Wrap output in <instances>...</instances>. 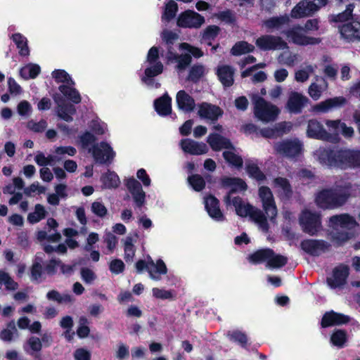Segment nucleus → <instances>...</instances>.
<instances>
[{
    "label": "nucleus",
    "mask_w": 360,
    "mask_h": 360,
    "mask_svg": "<svg viewBox=\"0 0 360 360\" xmlns=\"http://www.w3.org/2000/svg\"><path fill=\"white\" fill-rule=\"evenodd\" d=\"M224 200L227 205H232L235 207L236 212L238 216L242 217H250L262 231H266L268 230L266 217L261 210L243 202L240 198H231L230 194L226 196Z\"/></svg>",
    "instance_id": "f257e3e1"
},
{
    "label": "nucleus",
    "mask_w": 360,
    "mask_h": 360,
    "mask_svg": "<svg viewBox=\"0 0 360 360\" xmlns=\"http://www.w3.org/2000/svg\"><path fill=\"white\" fill-rule=\"evenodd\" d=\"M158 58V49L153 46L148 53L146 62L148 66L145 70V76L142 78L146 84L156 89L160 86V84L155 82L153 77L161 74L163 70V65Z\"/></svg>",
    "instance_id": "f03ea898"
},
{
    "label": "nucleus",
    "mask_w": 360,
    "mask_h": 360,
    "mask_svg": "<svg viewBox=\"0 0 360 360\" xmlns=\"http://www.w3.org/2000/svg\"><path fill=\"white\" fill-rule=\"evenodd\" d=\"M252 102L255 116L259 120L267 123L276 120L280 113V110L276 105L258 96H253Z\"/></svg>",
    "instance_id": "7ed1b4c3"
},
{
    "label": "nucleus",
    "mask_w": 360,
    "mask_h": 360,
    "mask_svg": "<svg viewBox=\"0 0 360 360\" xmlns=\"http://www.w3.org/2000/svg\"><path fill=\"white\" fill-rule=\"evenodd\" d=\"M274 148L276 154L295 160L302 155L304 144L302 141L297 138L288 139L276 143Z\"/></svg>",
    "instance_id": "20e7f679"
},
{
    "label": "nucleus",
    "mask_w": 360,
    "mask_h": 360,
    "mask_svg": "<svg viewBox=\"0 0 360 360\" xmlns=\"http://www.w3.org/2000/svg\"><path fill=\"white\" fill-rule=\"evenodd\" d=\"M249 260L254 264L266 262V266L271 269L281 268L288 262L285 257L276 255L271 249L257 251L249 257Z\"/></svg>",
    "instance_id": "39448f33"
},
{
    "label": "nucleus",
    "mask_w": 360,
    "mask_h": 360,
    "mask_svg": "<svg viewBox=\"0 0 360 360\" xmlns=\"http://www.w3.org/2000/svg\"><path fill=\"white\" fill-rule=\"evenodd\" d=\"M136 269L139 273L146 269L150 278L155 281L160 280L161 275L166 274L167 271V266L162 259L155 262L150 256H148L146 260H139L136 263Z\"/></svg>",
    "instance_id": "423d86ee"
},
{
    "label": "nucleus",
    "mask_w": 360,
    "mask_h": 360,
    "mask_svg": "<svg viewBox=\"0 0 360 360\" xmlns=\"http://www.w3.org/2000/svg\"><path fill=\"white\" fill-rule=\"evenodd\" d=\"M179 47L180 49L186 51L188 53L177 56L174 53H172L171 51H169L167 56L169 60H174L177 62V68L179 70H184L187 65L190 64L191 61V56L190 54L193 55L195 58H200L203 55L200 49L191 46L187 43L181 44Z\"/></svg>",
    "instance_id": "0eeeda50"
},
{
    "label": "nucleus",
    "mask_w": 360,
    "mask_h": 360,
    "mask_svg": "<svg viewBox=\"0 0 360 360\" xmlns=\"http://www.w3.org/2000/svg\"><path fill=\"white\" fill-rule=\"evenodd\" d=\"M327 4V0H303L291 11V17L301 18L313 14Z\"/></svg>",
    "instance_id": "6e6552de"
},
{
    "label": "nucleus",
    "mask_w": 360,
    "mask_h": 360,
    "mask_svg": "<svg viewBox=\"0 0 360 360\" xmlns=\"http://www.w3.org/2000/svg\"><path fill=\"white\" fill-rule=\"evenodd\" d=\"M258 194L266 216L274 221L277 216V209L271 189L267 186H261Z\"/></svg>",
    "instance_id": "1a4fd4ad"
},
{
    "label": "nucleus",
    "mask_w": 360,
    "mask_h": 360,
    "mask_svg": "<svg viewBox=\"0 0 360 360\" xmlns=\"http://www.w3.org/2000/svg\"><path fill=\"white\" fill-rule=\"evenodd\" d=\"M285 34L289 41L300 46L318 44L321 41L319 38L305 35L304 28L300 26L292 27Z\"/></svg>",
    "instance_id": "9d476101"
},
{
    "label": "nucleus",
    "mask_w": 360,
    "mask_h": 360,
    "mask_svg": "<svg viewBox=\"0 0 360 360\" xmlns=\"http://www.w3.org/2000/svg\"><path fill=\"white\" fill-rule=\"evenodd\" d=\"M89 152L91 153L94 160L100 164L110 163L115 155L110 146L105 142L94 145L89 148Z\"/></svg>",
    "instance_id": "9b49d317"
},
{
    "label": "nucleus",
    "mask_w": 360,
    "mask_h": 360,
    "mask_svg": "<svg viewBox=\"0 0 360 360\" xmlns=\"http://www.w3.org/2000/svg\"><path fill=\"white\" fill-rule=\"evenodd\" d=\"M300 223L303 231L310 235L317 233L321 226L319 215L307 210L302 212Z\"/></svg>",
    "instance_id": "f8f14e48"
},
{
    "label": "nucleus",
    "mask_w": 360,
    "mask_h": 360,
    "mask_svg": "<svg viewBox=\"0 0 360 360\" xmlns=\"http://www.w3.org/2000/svg\"><path fill=\"white\" fill-rule=\"evenodd\" d=\"M205 22V18L193 11H186L179 15L177 25L182 27L198 28Z\"/></svg>",
    "instance_id": "ddd939ff"
},
{
    "label": "nucleus",
    "mask_w": 360,
    "mask_h": 360,
    "mask_svg": "<svg viewBox=\"0 0 360 360\" xmlns=\"http://www.w3.org/2000/svg\"><path fill=\"white\" fill-rule=\"evenodd\" d=\"M256 45L262 50H283L288 44L281 37L272 35H263L256 40Z\"/></svg>",
    "instance_id": "4468645a"
},
{
    "label": "nucleus",
    "mask_w": 360,
    "mask_h": 360,
    "mask_svg": "<svg viewBox=\"0 0 360 360\" xmlns=\"http://www.w3.org/2000/svg\"><path fill=\"white\" fill-rule=\"evenodd\" d=\"M317 205L323 209L335 208L338 204V194L335 189H326L320 192L316 198Z\"/></svg>",
    "instance_id": "2eb2a0df"
},
{
    "label": "nucleus",
    "mask_w": 360,
    "mask_h": 360,
    "mask_svg": "<svg viewBox=\"0 0 360 360\" xmlns=\"http://www.w3.org/2000/svg\"><path fill=\"white\" fill-rule=\"evenodd\" d=\"M126 186L136 205L139 207L143 206L145 203L146 193L143 191L141 184L134 177H130L126 180Z\"/></svg>",
    "instance_id": "dca6fc26"
},
{
    "label": "nucleus",
    "mask_w": 360,
    "mask_h": 360,
    "mask_svg": "<svg viewBox=\"0 0 360 360\" xmlns=\"http://www.w3.org/2000/svg\"><path fill=\"white\" fill-rule=\"evenodd\" d=\"M339 33L348 41L360 40V22L352 20L342 25L339 27Z\"/></svg>",
    "instance_id": "f3484780"
},
{
    "label": "nucleus",
    "mask_w": 360,
    "mask_h": 360,
    "mask_svg": "<svg viewBox=\"0 0 360 360\" xmlns=\"http://www.w3.org/2000/svg\"><path fill=\"white\" fill-rule=\"evenodd\" d=\"M198 115L204 120L214 121L222 115V110L217 105L202 103L198 106Z\"/></svg>",
    "instance_id": "a211bd4d"
},
{
    "label": "nucleus",
    "mask_w": 360,
    "mask_h": 360,
    "mask_svg": "<svg viewBox=\"0 0 360 360\" xmlns=\"http://www.w3.org/2000/svg\"><path fill=\"white\" fill-rule=\"evenodd\" d=\"M301 247L307 253L317 256L328 250L329 245L323 240H305L302 242Z\"/></svg>",
    "instance_id": "6ab92c4d"
},
{
    "label": "nucleus",
    "mask_w": 360,
    "mask_h": 360,
    "mask_svg": "<svg viewBox=\"0 0 360 360\" xmlns=\"http://www.w3.org/2000/svg\"><path fill=\"white\" fill-rule=\"evenodd\" d=\"M53 100L57 104L58 115L65 121H71L72 115L76 112V109L72 104L65 103L63 97L59 94L53 96Z\"/></svg>",
    "instance_id": "aec40b11"
},
{
    "label": "nucleus",
    "mask_w": 360,
    "mask_h": 360,
    "mask_svg": "<svg viewBox=\"0 0 360 360\" xmlns=\"http://www.w3.org/2000/svg\"><path fill=\"white\" fill-rule=\"evenodd\" d=\"M340 163H346L351 167H360V150L339 149Z\"/></svg>",
    "instance_id": "412c9836"
},
{
    "label": "nucleus",
    "mask_w": 360,
    "mask_h": 360,
    "mask_svg": "<svg viewBox=\"0 0 360 360\" xmlns=\"http://www.w3.org/2000/svg\"><path fill=\"white\" fill-rule=\"evenodd\" d=\"M180 146L185 153L191 155H202L208 151V148L205 143L196 142L188 139L181 140Z\"/></svg>",
    "instance_id": "4be33fe9"
},
{
    "label": "nucleus",
    "mask_w": 360,
    "mask_h": 360,
    "mask_svg": "<svg viewBox=\"0 0 360 360\" xmlns=\"http://www.w3.org/2000/svg\"><path fill=\"white\" fill-rule=\"evenodd\" d=\"M308 99L297 92H292L289 96L287 108L292 113H299L305 105Z\"/></svg>",
    "instance_id": "5701e85b"
},
{
    "label": "nucleus",
    "mask_w": 360,
    "mask_h": 360,
    "mask_svg": "<svg viewBox=\"0 0 360 360\" xmlns=\"http://www.w3.org/2000/svg\"><path fill=\"white\" fill-rule=\"evenodd\" d=\"M205 206L210 217L216 221H223L224 217L219 207V201L210 195L205 199Z\"/></svg>",
    "instance_id": "b1692460"
},
{
    "label": "nucleus",
    "mask_w": 360,
    "mask_h": 360,
    "mask_svg": "<svg viewBox=\"0 0 360 360\" xmlns=\"http://www.w3.org/2000/svg\"><path fill=\"white\" fill-rule=\"evenodd\" d=\"M314 156L321 164L328 166L336 162V152L330 148L321 147L314 152Z\"/></svg>",
    "instance_id": "393cba45"
},
{
    "label": "nucleus",
    "mask_w": 360,
    "mask_h": 360,
    "mask_svg": "<svg viewBox=\"0 0 360 360\" xmlns=\"http://www.w3.org/2000/svg\"><path fill=\"white\" fill-rule=\"evenodd\" d=\"M233 68L229 65H219L217 69V77L225 87L231 86L233 84Z\"/></svg>",
    "instance_id": "a878e982"
},
{
    "label": "nucleus",
    "mask_w": 360,
    "mask_h": 360,
    "mask_svg": "<svg viewBox=\"0 0 360 360\" xmlns=\"http://www.w3.org/2000/svg\"><path fill=\"white\" fill-rule=\"evenodd\" d=\"M176 100L179 108L184 112H191L195 108L194 99L184 90L177 93Z\"/></svg>",
    "instance_id": "bb28decb"
},
{
    "label": "nucleus",
    "mask_w": 360,
    "mask_h": 360,
    "mask_svg": "<svg viewBox=\"0 0 360 360\" xmlns=\"http://www.w3.org/2000/svg\"><path fill=\"white\" fill-rule=\"evenodd\" d=\"M273 188L282 198H289L292 194L291 186L285 178H276L273 181Z\"/></svg>",
    "instance_id": "cd10ccee"
},
{
    "label": "nucleus",
    "mask_w": 360,
    "mask_h": 360,
    "mask_svg": "<svg viewBox=\"0 0 360 360\" xmlns=\"http://www.w3.org/2000/svg\"><path fill=\"white\" fill-rule=\"evenodd\" d=\"M307 134L310 138L320 140L327 137L323 132V126L316 120H310L308 122Z\"/></svg>",
    "instance_id": "c85d7f7f"
},
{
    "label": "nucleus",
    "mask_w": 360,
    "mask_h": 360,
    "mask_svg": "<svg viewBox=\"0 0 360 360\" xmlns=\"http://www.w3.org/2000/svg\"><path fill=\"white\" fill-rule=\"evenodd\" d=\"M155 108L160 115H167L172 111V98L165 94L154 103Z\"/></svg>",
    "instance_id": "c756f323"
},
{
    "label": "nucleus",
    "mask_w": 360,
    "mask_h": 360,
    "mask_svg": "<svg viewBox=\"0 0 360 360\" xmlns=\"http://www.w3.org/2000/svg\"><path fill=\"white\" fill-rule=\"evenodd\" d=\"M207 141L214 150H220L223 148H229L231 146L228 139L217 134H210Z\"/></svg>",
    "instance_id": "7c9ffc66"
},
{
    "label": "nucleus",
    "mask_w": 360,
    "mask_h": 360,
    "mask_svg": "<svg viewBox=\"0 0 360 360\" xmlns=\"http://www.w3.org/2000/svg\"><path fill=\"white\" fill-rule=\"evenodd\" d=\"M222 184L224 186L230 188L231 191L229 193L230 195L232 193L243 191L247 188V185L245 181L238 178H224L222 179Z\"/></svg>",
    "instance_id": "2f4dec72"
},
{
    "label": "nucleus",
    "mask_w": 360,
    "mask_h": 360,
    "mask_svg": "<svg viewBox=\"0 0 360 360\" xmlns=\"http://www.w3.org/2000/svg\"><path fill=\"white\" fill-rule=\"evenodd\" d=\"M74 85L62 84L59 86V91L66 97L68 100L74 103H79L81 102V96L79 91L73 87Z\"/></svg>",
    "instance_id": "473e14b6"
},
{
    "label": "nucleus",
    "mask_w": 360,
    "mask_h": 360,
    "mask_svg": "<svg viewBox=\"0 0 360 360\" xmlns=\"http://www.w3.org/2000/svg\"><path fill=\"white\" fill-rule=\"evenodd\" d=\"M323 127V132L326 136L323 141L334 142L338 139V121L327 120Z\"/></svg>",
    "instance_id": "72a5a7b5"
},
{
    "label": "nucleus",
    "mask_w": 360,
    "mask_h": 360,
    "mask_svg": "<svg viewBox=\"0 0 360 360\" xmlns=\"http://www.w3.org/2000/svg\"><path fill=\"white\" fill-rule=\"evenodd\" d=\"M40 71L39 65L30 63L20 69V75L25 79H34L39 74Z\"/></svg>",
    "instance_id": "f704fd0d"
},
{
    "label": "nucleus",
    "mask_w": 360,
    "mask_h": 360,
    "mask_svg": "<svg viewBox=\"0 0 360 360\" xmlns=\"http://www.w3.org/2000/svg\"><path fill=\"white\" fill-rule=\"evenodd\" d=\"M135 242L136 240H134L130 236H127L124 240V259L127 262H133L136 252Z\"/></svg>",
    "instance_id": "c9c22d12"
},
{
    "label": "nucleus",
    "mask_w": 360,
    "mask_h": 360,
    "mask_svg": "<svg viewBox=\"0 0 360 360\" xmlns=\"http://www.w3.org/2000/svg\"><path fill=\"white\" fill-rule=\"evenodd\" d=\"M338 105V98H330L321 102L311 108V111L314 112L326 113L330 111Z\"/></svg>",
    "instance_id": "e433bc0d"
},
{
    "label": "nucleus",
    "mask_w": 360,
    "mask_h": 360,
    "mask_svg": "<svg viewBox=\"0 0 360 360\" xmlns=\"http://www.w3.org/2000/svg\"><path fill=\"white\" fill-rule=\"evenodd\" d=\"M101 181L107 188H117L120 183L119 176L114 172L110 171L102 176Z\"/></svg>",
    "instance_id": "4c0bfd02"
},
{
    "label": "nucleus",
    "mask_w": 360,
    "mask_h": 360,
    "mask_svg": "<svg viewBox=\"0 0 360 360\" xmlns=\"http://www.w3.org/2000/svg\"><path fill=\"white\" fill-rule=\"evenodd\" d=\"M41 349V342L39 338L37 337H31L28 339L26 343L24 345L25 351L33 355L34 354L39 352Z\"/></svg>",
    "instance_id": "58836bf2"
},
{
    "label": "nucleus",
    "mask_w": 360,
    "mask_h": 360,
    "mask_svg": "<svg viewBox=\"0 0 360 360\" xmlns=\"http://www.w3.org/2000/svg\"><path fill=\"white\" fill-rule=\"evenodd\" d=\"M289 21L288 16L274 17L264 22V25L267 29L278 30L283 25L287 24Z\"/></svg>",
    "instance_id": "ea45409f"
},
{
    "label": "nucleus",
    "mask_w": 360,
    "mask_h": 360,
    "mask_svg": "<svg viewBox=\"0 0 360 360\" xmlns=\"http://www.w3.org/2000/svg\"><path fill=\"white\" fill-rule=\"evenodd\" d=\"M358 223L354 217L349 214H339V226L341 228H346L349 230H352L358 226Z\"/></svg>",
    "instance_id": "a19ab883"
},
{
    "label": "nucleus",
    "mask_w": 360,
    "mask_h": 360,
    "mask_svg": "<svg viewBox=\"0 0 360 360\" xmlns=\"http://www.w3.org/2000/svg\"><path fill=\"white\" fill-rule=\"evenodd\" d=\"M13 40L19 49L21 56H28L30 51L27 46V41L25 37L20 34H15L13 35Z\"/></svg>",
    "instance_id": "79ce46f5"
},
{
    "label": "nucleus",
    "mask_w": 360,
    "mask_h": 360,
    "mask_svg": "<svg viewBox=\"0 0 360 360\" xmlns=\"http://www.w3.org/2000/svg\"><path fill=\"white\" fill-rule=\"evenodd\" d=\"M253 45L246 41H239L236 43L231 49V53L234 56H239L251 52L254 50Z\"/></svg>",
    "instance_id": "37998d69"
},
{
    "label": "nucleus",
    "mask_w": 360,
    "mask_h": 360,
    "mask_svg": "<svg viewBox=\"0 0 360 360\" xmlns=\"http://www.w3.org/2000/svg\"><path fill=\"white\" fill-rule=\"evenodd\" d=\"M46 215V210L40 204L35 205L34 211L29 214L27 220L31 224H35L44 219Z\"/></svg>",
    "instance_id": "c03bdc74"
},
{
    "label": "nucleus",
    "mask_w": 360,
    "mask_h": 360,
    "mask_svg": "<svg viewBox=\"0 0 360 360\" xmlns=\"http://www.w3.org/2000/svg\"><path fill=\"white\" fill-rule=\"evenodd\" d=\"M326 88V84L323 80L320 81V84L313 83L309 87V94L315 101L318 100L321 95L322 91Z\"/></svg>",
    "instance_id": "a18cd8bd"
},
{
    "label": "nucleus",
    "mask_w": 360,
    "mask_h": 360,
    "mask_svg": "<svg viewBox=\"0 0 360 360\" xmlns=\"http://www.w3.org/2000/svg\"><path fill=\"white\" fill-rule=\"evenodd\" d=\"M177 11V4L174 1H169L165 8L164 13L162 15V20L163 21H169L176 15Z\"/></svg>",
    "instance_id": "49530a36"
},
{
    "label": "nucleus",
    "mask_w": 360,
    "mask_h": 360,
    "mask_svg": "<svg viewBox=\"0 0 360 360\" xmlns=\"http://www.w3.org/2000/svg\"><path fill=\"white\" fill-rule=\"evenodd\" d=\"M314 68L312 65H306L304 68L297 70L295 72V80L298 82H306L309 79V75L314 72Z\"/></svg>",
    "instance_id": "de8ad7c7"
},
{
    "label": "nucleus",
    "mask_w": 360,
    "mask_h": 360,
    "mask_svg": "<svg viewBox=\"0 0 360 360\" xmlns=\"http://www.w3.org/2000/svg\"><path fill=\"white\" fill-rule=\"evenodd\" d=\"M297 60V55L290 51H284L278 58L280 64L293 66Z\"/></svg>",
    "instance_id": "09e8293b"
},
{
    "label": "nucleus",
    "mask_w": 360,
    "mask_h": 360,
    "mask_svg": "<svg viewBox=\"0 0 360 360\" xmlns=\"http://www.w3.org/2000/svg\"><path fill=\"white\" fill-rule=\"evenodd\" d=\"M52 77L57 82L66 83V84L75 85V82L71 79L70 75L63 70H56L52 72Z\"/></svg>",
    "instance_id": "8fccbe9b"
},
{
    "label": "nucleus",
    "mask_w": 360,
    "mask_h": 360,
    "mask_svg": "<svg viewBox=\"0 0 360 360\" xmlns=\"http://www.w3.org/2000/svg\"><path fill=\"white\" fill-rule=\"evenodd\" d=\"M77 153L76 149L72 146H60L55 149L56 160H60L65 155L74 156Z\"/></svg>",
    "instance_id": "3c124183"
},
{
    "label": "nucleus",
    "mask_w": 360,
    "mask_h": 360,
    "mask_svg": "<svg viewBox=\"0 0 360 360\" xmlns=\"http://www.w3.org/2000/svg\"><path fill=\"white\" fill-rule=\"evenodd\" d=\"M224 159L231 165L240 167L243 165L242 158L232 150H226L223 153Z\"/></svg>",
    "instance_id": "603ef678"
},
{
    "label": "nucleus",
    "mask_w": 360,
    "mask_h": 360,
    "mask_svg": "<svg viewBox=\"0 0 360 360\" xmlns=\"http://www.w3.org/2000/svg\"><path fill=\"white\" fill-rule=\"evenodd\" d=\"M219 32V27L214 25L209 26L204 32L202 41L207 44L208 45H211V40L214 39Z\"/></svg>",
    "instance_id": "864d4df0"
},
{
    "label": "nucleus",
    "mask_w": 360,
    "mask_h": 360,
    "mask_svg": "<svg viewBox=\"0 0 360 360\" xmlns=\"http://www.w3.org/2000/svg\"><path fill=\"white\" fill-rule=\"evenodd\" d=\"M338 323V314L333 311L326 312L322 319L321 326L323 328L335 326Z\"/></svg>",
    "instance_id": "5fc2aeb1"
},
{
    "label": "nucleus",
    "mask_w": 360,
    "mask_h": 360,
    "mask_svg": "<svg viewBox=\"0 0 360 360\" xmlns=\"http://www.w3.org/2000/svg\"><path fill=\"white\" fill-rule=\"evenodd\" d=\"M246 169L250 176L258 181H262L265 178V176L259 170V167L253 162H248L246 165Z\"/></svg>",
    "instance_id": "6e6d98bb"
},
{
    "label": "nucleus",
    "mask_w": 360,
    "mask_h": 360,
    "mask_svg": "<svg viewBox=\"0 0 360 360\" xmlns=\"http://www.w3.org/2000/svg\"><path fill=\"white\" fill-rule=\"evenodd\" d=\"M15 333H17V329L14 322H11L8 325L7 328L1 332L0 338L4 341L10 342Z\"/></svg>",
    "instance_id": "4d7b16f0"
},
{
    "label": "nucleus",
    "mask_w": 360,
    "mask_h": 360,
    "mask_svg": "<svg viewBox=\"0 0 360 360\" xmlns=\"http://www.w3.org/2000/svg\"><path fill=\"white\" fill-rule=\"evenodd\" d=\"M188 180L191 186L196 191H200L205 187V181L202 177L198 174L189 176Z\"/></svg>",
    "instance_id": "13d9d810"
},
{
    "label": "nucleus",
    "mask_w": 360,
    "mask_h": 360,
    "mask_svg": "<svg viewBox=\"0 0 360 360\" xmlns=\"http://www.w3.org/2000/svg\"><path fill=\"white\" fill-rule=\"evenodd\" d=\"M230 340L238 342L242 347H245L248 342L247 336L239 330H233L228 333Z\"/></svg>",
    "instance_id": "bf43d9fd"
},
{
    "label": "nucleus",
    "mask_w": 360,
    "mask_h": 360,
    "mask_svg": "<svg viewBox=\"0 0 360 360\" xmlns=\"http://www.w3.org/2000/svg\"><path fill=\"white\" fill-rule=\"evenodd\" d=\"M46 297L50 300L57 301L58 302H70L72 301V297L69 295H60L56 290H51L46 295Z\"/></svg>",
    "instance_id": "052dcab7"
},
{
    "label": "nucleus",
    "mask_w": 360,
    "mask_h": 360,
    "mask_svg": "<svg viewBox=\"0 0 360 360\" xmlns=\"http://www.w3.org/2000/svg\"><path fill=\"white\" fill-rule=\"evenodd\" d=\"M81 278L86 284H92L96 278L94 271L89 268H82L80 271Z\"/></svg>",
    "instance_id": "680f3d73"
},
{
    "label": "nucleus",
    "mask_w": 360,
    "mask_h": 360,
    "mask_svg": "<svg viewBox=\"0 0 360 360\" xmlns=\"http://www.w3.org/2000/svg\"><path fill=\"white\" fill-rule=\"evenodd\" d=\"M117 238L112 233L108 232L105 235L104 242L106 243L108 249V252H106V254H110L113 252L117 246Z\"/></svg>",
    "instance_id": "e2e57ef3"
},
{
    "label": "nucleus",
    "mask_w": 360,
    "mask_h": 360,
    "mask_svg": "<svg viewBox=\"0 0 360 360\" xmlns=\"http://www.w3.org/2000/svg\"><path fill=\"white\" fill-rule=\"evenodd\" d=\"M35 162L40 166L51 165L56 161V157L54 155H49L46 157L43 153L37 154L34 158Z\"/></svg>",
    "instance_id": "0e129e2a"
},
{
    "label": "nucleus",
    "mask_w": 360,
    "mask_h": 360,
    "mask_svg": "<svg viewBox=\"0 0 360 360\" xmlns=\"http://www.w3.org/2000/svg\"><path fill=\"white\" fill-rule=\"evenodd\" d=\"M205 73V69L204 66L198 65H194L190 70L189 79L192 81L198 80Z\"/></svg>",
    "instance_id": "69168bd1"
},
{
    "label": "nucleus",
    "mask_w": 360,
    "mask_h": 360,
    "mask_svg": "<svg viewBox=\"0 0 360 360\" xmlns=\"http://www.w3.org/2000/svg\"><path fill=\"white\" fill-rule=\"evenodd\" d=\"M354 8V4H349L343 12L339 13V22H347L349 20H351V21L354 20L352 14Z\"/></svg>",
    "instance_id": "338daca9"
},
{
    "label": "nucleus",
    "mask_w": 360,
    "mask_h": 360,
    "mask_svg": "<svg viewBox=\"0 0 360 360\" xmlns=\"http://www.w3.org/2000/svg\"><path fill=\"white\" fill-rule=\"evenodd\" d=\"M0 282H3V284L8 290H15L18 286L17 283H15L9 276V275L4 271H0Z\"/></svg>",
    "instance_id": "774afa93"
}]
</instances>
